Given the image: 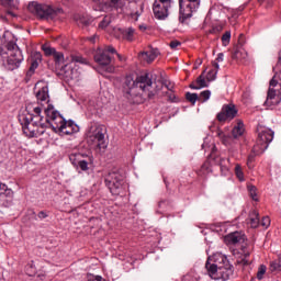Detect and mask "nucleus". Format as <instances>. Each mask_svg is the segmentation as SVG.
<instances>
[{"label": "nucleus", "instance_id": "nucleus-1", "mask_svg": "<svg viewBox=\"0 0 281 281\" xmlns=\"http://www.w3.org/2000/svg\"><path fill=\"white\" fill-rule=\"evenodd\" d=\"M205 269L212 280L227 281L231 276H234L232 263L223 252H215L210 256L205 262Z\"/></svg>", "mask_w": 281, "mask_h": 281}, {"label": "nucleus", "instance_id": "nucleus-2", "mask_svg": "<svg viewBox=\"0 0 281 281\" xmlns=\"http://www.w3.org/2000/svg\"><path fill=\"white\" fill-rule=\"evenodd\" d=\"M123 89L128 95H131L135 89H139V91H143V95H146L149 100H153V98L159 93L157 83L153 82L148 74L136 78L133 75H127L123 82Z\"/></svg>", "mask_w": 281, "mask_h": 281}, {"label": "nucleus", "instance_id": "nucleus-3", "mask_svg": "<svg viewBox=\"0 0 281 281\" xmlns=\"http://www.w3.org/2000/svg\"><path fill=\"white\" fill-rule=\"evenodd\" d=\"M45 115L47 124L52 126L54 133H58L61 137L80 132V126L76 122L65 120L52 104H48L47 109H45Z\"/></svg>", "mask_w": 281, "mask_h": 281}, {"label": "nucleus", "instance_id": "nucleus-4", "mask_svg": "<svg viewBox=\"0 0 281 281\" xmlns=\"http://www.w3.org/2000/svg\"><path fill=\"white\" fill-rule=\"evenodd\" d=\"M224 241L226 245H240L239 250H234L233 256L237 258L235 265L237 267H249L251 261L249 260V256H251V248H249V244H247V235L243 232H233L227 234L224 237Z\"/></svg>", "mask_w": 281, "mask_h": 281}, {"label": "nucleus", "instance_id": "nucleus-5", "mask_svg": "<svg viewBox=\"0 0 281 281\" xmlns=\"http://www.w3.org/2000/svg\"><path fill=\"white\" fill-rule=\"evenodd\" d=\"M0 57L2 60V66L7 71H16L21 68L25 57L23 56V50L16 44V40H11L7 42L5 48L0 46Z\"/></svg>", "mask_w": 281, "mask_h": 281}, {"label": "nucleus", "instance_id": "nucleus-6", "mask_svg": "<svg viewBox=\"0 0 281 281\" xmlns=\"http://www.w3.org/2000/svg\"><path fill=\"white\" fill-rule=\"evenodd\" d=\"M88 144L98 150H106L109 140H106V126L98 122H92L87 130Z\"/></svg>", "mask_w": 281, "mask_h": 281}, {"label": "nucleus", "instance_id": "nucleus-7", "mask_svg": "<svg viewBox=\"0 0 281 281\" xmlns=\"http://www.w3.org/2000/svg\"><path fill=\"white\" fill-rule=\"evenodd\" d=\"M26 109H33V113L35 114H31L30 117L26 119L23 126V133L26 137H38L40 135H43V133H45V123H43V116L41 115V106L27 105Z\"/></svg>", "mask_w": 281, "mask_h": 281}, {"label": "nucleus", "instance_id": "nucleus-8", "mask_svg": "<svg viewBox=\"0 0 281 281\" xmlns=\"http://www.w3.org/2000/svg\"><path fill=\"white\" fill-rule=\"evenodd\" d=\"M111 54H117L112 45L95 50L94 63L99 64V74H115V66L111 65Z\"/></svg>", "mask_w": 281, "mask_h": 281}, {"label": "nucleus", "instance_id": "nucleus-9", "mask_svg": "<svg viewBox=\"0 0 281 281\" xmlns=\"http://www.w3.org/2000/svg\"><path fill=\"white\" fill-rule=\"evenodd\" d=\"M273 132L271 128H263L259 132L257 144L252 147L254 155L248 156V161H254L255 155H262L267 148H269V144L273 142Z\"/></svg>", "mask_w": 281, "mask_h": 281}, {"label": "nucleus", "instance_id": "nucleus-10", "mask_svg": "<svg viewBox=\"0 0 281 281\" xmlns=\"http://www.w3.org/2000/svg\"><path fill=\"white\" fill-rule=\"evenodd\" d=\"M199 8H201V0H179V22L188 23Z\"/></svg>", "mask_w": 281, "mask_h": 281}, {"label": "nucleus", "instance_id": "nucleus-11", "mask_svg": "<svg viewBox=\"0 0 281 281\" xmlns=\"http://www.w3.org/2000/svg\"><path fill=\"white\" fill-rule=\"evenodd\" d=\"M29 11L38 19H55L57 14L63 12V9L55 10L50 5L33 1L29 4Z\"/></svg>", "mask_w": 281, "mask_h": 281}, {"label": "nucleus", "instance_id": "nucleus-12", "mask_svg": "<svg viewBox=\"0 0 281 281\" xmlns=\"http://www.w3.org/2000/svg\"><path fill=\"white\" fill-rule=\"evenodd\" d=\"M105 186L111 194L117 196L122 192L124 186V177L120 172H110L105 176Z\"/></svg>", "mask_w": 281, "mask_h": 281}, {"label": "nucleus", "instance_id": "nucleus-13", "mask_svg": "<svg viewBox=\"0 0 281 281\" xmlns=\"http://www.w3.org/2000/svg\"><path fill=\"white\" fill-rule=\"evenodd\" d=\"M76 63H80L81 65H85L87 63V59L82 58V56H76L72 55L70 57V63L65 64L60 68V74L67 78V80H74L78 78V70L74 69L76 66Z\"/></svg>", "mask_w": 281, "mask_h": 281}, {"label": "nucleus", "instance_id": "nucleus-14", "mask_svg": "<svg viewBox=\"0 0 281 281\" xmlns=\"http://www.w3.org/2000/svg\"><path fill=\"white\" fill-rule=\"evenodd\" d=\"M144 13V2L142 0H126L123 14L131 16L133 21H137Z\"/></svg>", "mask_w": 281, "mask_h": 281}, {"label": "nucleus", "instance_id": "nucleus-15", "mask_svg": "<svg viewBox=\"0 0 281 281\" xmlns=\"http://www.w3.org/2000/svg\"><path fill=\"white\" fill-rule=\"evenodd\" d=\"M236 115H238V109H236L235 104L228 103L222 106V110L217 114L216 119L218 122H232Z\"/></svg>", "mask_w": 281, "mask_h": 281}, {"label": "nucleus", "instance_id": "nucleus-16", "mask_svg": "<svg viewBox=\"0 0 281 281\" xmlns=\"http://www.w3.org/2000/svg\"><path fill=\"white\" fill-rule=\"evenodd\" d=\"M127 0H105L101 10L103 12H116L117 14H124V8Z\"/></svg>", "mask_w": 281, "mask_h": 281}, {"label": "nucleus", "instance_id": "nucleus-17", "mask_svg": "<svg viewBox=\"0 0 281 281\" xmlns=\"http://www.w3.org/2000/svg\"><path fill=\"white\" fill-rule=\"evenodd\" d=\"M170 8H172V4H164L162 2L155 0L153 4L155 19H158V21H166L170 14Z\"/></svg>", "mask_w": 281, "mask_h": 281}, {"label": "nucleus", "instance_id": "nucleus-18", "mask_svg": "<svg viewBox=\"0 0 281 281\" xmlns=\"http://www.w3.org/2000/svg\"><path fill=\"white\" fill-rule=\"evenodd\" d=\"M0 205L2 207H12L14 205V191L12 189H4L0 193Z\"/></svg>", "mask_w": 281, "mask_h": 281}, {"label": "nucleus", "instance_id": "nucleus-19", "mask_svg": "<svg viewBox=\"0 0 281 281\" xmlns=\"http://www.w3.org/2000/svg\"><path fill=\"white\" fill-rule=\"evenodd\" d=\"M43 60V55L41 52H33L31 54V66L27 71V76H32L38 69V65H41V61Z\"/></svg>", "mask_w": 281, "mask_h": 281}, {"label": "nucleus", "instance_id": "nucleus-20", "mask_svg": "<svg viewBox=\"0 0 281 281\" xmlns=\"http://www.w3.org/2000/svg\"><path fill=\"white\" fill-rule=\"evenodd\" d=\"M139 56L143 58V60H146V63H153L157 56H159V49L151 48L147 52H142Z\"/></svg>", "mask_w": 281, "mask_h": 281}, {"label": "nucleus", "instance_id": "nucleus-21", "mask_svg": "<svg viewBox=\"0 0 281 281\" xmlns=\"http://www.w3.org/2000/svg\"><path fill=\"white\" fill-rule=\"evenodd\" d=\"M220 170L222 177H228L229 175V158H220Z\"/></svg>", "mask_w": 281, "mask_h": 281}, {"label": "nucleus", "instance_id": "nucleus-22", "mask_svg": "<svg viewBox=\"0 0 281 281\" xmlns=\"http://www.w3.org/2000/svg\"><path fill=\"white\" fill-rule=\"evenodd\" d=\"M245 133V124H243V121H239L236 126H234L232 131V135L234 139H238V137H243V134Z\"/></svg>", "mask_w": 281, "mask_h": 281}, {"label": "nucleus", "instance_id": "nucleus-23", "mask_svg": "<svg viewBox=\"0 0 281 281\" xmlns=\"http://www.w3.org/2000/svg\"><path fill=\"white\" fill-rule=\"evenodd\" d=\"M36 98L38 102H49V89L47 87H43L37 93Z\"/></svg>", "mask_w": 281, "mask_h": 281}, {"label": "nucleus", "instance_id": "nucleus-24", "mask_svg": "<svg viewBox=\"0 0 281 281\" xmlns=\"http://www.w3.org/2000/svg\"><path fill=\"white\" fill-rule=\"evenodd\" d=\"M251 227L256 228L258 225H260V217L257 211H251L248 218Z\"/></svg>", "mask_w": 281, "mask_h": 281}, {"label": "nucleus", "instance_id": "nucleus-25", "mask_svg": "<svg viewBox=\"0 0 281 281\" xmlns=\"http://www.w3.org/2000/svg\"><path fill=\"white\" fill-rule=\"evenodd\" d=\"M0 5L10 10H19V2L16 0H0Z\"/></svg>", "mask_w": 281, "mask_h": 281}, {"label": "nucleus", "instance_id": "nucleus-26", "mask_svg": "<svg viewBox=\"0 0 281 281\" xmlns=\"http://www.w3.org/2000/svg\"><path fill=\"white\" fill-rule=\"evenodd\" d=\"M121 34L123 38H125V41H133L135 36V29L133 27L123 29L121 30Z\"/></svg>", "mask_w": 281, "mask_h": 281}, {"label": "nucleus", "instance_id": "nucleus-27", "mask_svg": "<svg viewBox=\"0 0 281 281\" xmlns=\"http://www.w3.org/2000/svg\"><path fill=\"white\" fill-rule=\"evenodd\" d=\"M90 23H93L91 18L79 16V19H77V25H79V27H87Z\"/></svg>", "mask_w": 281, "mask_h": 281}, {"label": "nucleus", "instance_id": "nucleus-28", "mask_svg": "<svg viewBox=\"0 0 281 281\" xmlns=\"http://www.w3.org/2000/svg\"><path fill=\"white\" fill-rule=\"evenodd\" d=\"M53 57L58 67H60V65H63V63H65V55L61 52L55 50Z\"/></svg>", "mask_w": 281, "mask_h": 281}, {"label": "nucleus", "instance_id": "nucleus-29", "mask_svg": "<svg viewBox=\"0 0 281 281\" xmlns=\"http://www.w3.org/2000/svg\"><path fill=\"white\" fill-rule=\"evenodd\" d=\"M112 18L111 15H105L102 21L99 23L100 30H105V27H109L111 25Z\"/></svg>", "mask_w": 281, "mask_h": 281}, {"label": "nucleus", "instance_id": "nucleus-30", "mask_svg": "<svg viewBox=\"0 0 281 281\" xmlns=\"http://www.w3.org/2000/svg\"><path fill=\"white\" fill-rule=\"evenodd\" d=\"M198 98H199L200 102H207V100H210V98H212V91L204 90L200 93V95Z\"/></svg>", "mask_w": 281, "mask_h": 281}, {"label": "nucleus", "instance_id": "nucleus-31", "mask_svg": "<svg viewBox=\"0 0 281 281\" xmlns=\"http://www.w3.org/2000/svg\"><path fill=\"white\" fill-rule=\"evenodd\" d=\"M235 175L238 181H245V172H243V167L238 164L235 166Z\"/></svg>", "mask_w": 281, "mask_h": 281}, {"label": "nucleus", "instance_id": "nucleus-32", "mask_svg": "<svg viewBox=\"0 0 281 281\" xmlns=\"http://www.w3.org/2000/svg\"><path fill=\"white\" fill-rule=\"evenodd\" d=\"M229 41H232V32L231 31H226L223 35H222V45L224 47H227V45H229Z\"/></svg>", "mask_w": 281, "mask_h": 281}, {"label": "nucleus", "instance_id": "nucleus-33", "mask_svg": "<svg viewBox=\"0 0 281 281\" xmlns=\"http://www.w3.org/2000/svg\"><path fill=\"white\" fill-rule=\"evenodd\" d=\"M186 98L188 102H191V104L194 106L196 104V101H199V94L192 93V92H187Z\"/></svg>", "mask_w": 281, "mask_h": 281}, {"label": "nucleus", "instance_id": "nucleus-34", "mask_svg": "<svg viewBox=\"0 0 281 281\" xmlns=\"http://www.w3.org/2000/svg\"><path fill=\"white\" fill-rule=\"evenodd\" d=\"M195 85H198L200 89H205V87H207V81H205V77L203 75H200L196 78Z\"/></svg>", "mask_w": 281, "mask_h": 281}, {"label": "nucleus", "instance_id": "nucleus-35", "mask_svg": "<svg viewBox=\"0 0 281 281\" xmlns=\"http://www.w3.org/2000/svg\"><path fill=\"white\" fill-rule=\"evenodd\" d=\"M26 273L29 276H34L36 273V265H34V261L26 265Z\"/></svg>", "mask_w": 281, "mask_h": 281}, {"label": "nucleus", "instance_id": "nucleus-36", "mask_svg": "<svg viewBox=\"0 0 281 281\" xmlns=\"http://www.w3.org/2000/svg\"><path fill=\"white\" fill-rule=\"evenodd\" d=\"M201 172L203 175H210V172H212V165L210 164V161H205L202 167H201Z\"/></svg>", "mask_w": 281, "mask_h": 281}, {"label": "nucleus", "instance_id": "nucleus-37", "mask_svg": "<svg viewBox=\"0 0 281 281\" xmlns=\"http://www.w3.org/2000/svg\"><path fill=\"white\" fill-rule=\"evenodd\" d=\"M270 271H281V259H277L270 263Z\"/></svg>", "mask_w": 281, "mask_h": 281}, {"label": "nucleus", "instance_id": "nucleus-38", "mask_svg": "<svg viewBox=\"0 0 281 281\" xmlns=\"http://www.w3.org/2000/svg\"><path fill=\"white\" fill-rule=\"evenodd\" d=\"M218 75L217 70L211 69L206 75L207 82H214L216 80V76Z\"/></svg>", "mask_w": 281, "mask_h": 281}, {"label": "nucleus", "instance_id": "nucleus-39", "mask_svg": "<svg viewBox=\"0 0 281 281\" xmlns=\"http://www.w3.org/2000/svg\"><path fill=\"white\" fill-rule=\"evenodd\" d=\"M42 49H43L45 56H54V54H56V48H54V47L42 46Z\"/></svg>", "mask_w": 281, "mask_h": 281}, {"label": "nucleus", "instance_id": "nucleus-40", "mask_svg": "<svg viewBox=\"0 0 281 281\" xmlns=\"http://www.w3.org/2000/svg\"><path fill=\"white\" fill-rule=\"evenodd\" d=\"M265 273H267V266L261 265L257 272V279L262 280V278H265Z\"/></svg>", "mask_w": 281, "mask_h": 281}, {"label": "nucleus", "instance_id": "nucleus-41", "mask_svg": "<svg viewBox=\"0 0 281 281\" xmlns=\"http://www.w3.org/2000/svg\"><path fill=\"white\" fill-rule=\"evenodd\" d=\"M221 32H223V26L217 25V26H213L212 29H210L207 31V34H221Z\"/></svg>", "mask_w": 281, "mask_h": 281}, {"label": "nucleus", "instance_id": "nucleus-42", "mask_svg": "<svg viewBox=\"0 0 281 281\" xmlns=\"http://www.w3.org/2000/svg\"><path fill=\"white\" fill-rule=\"evenodd\" d=\"M78 167L80 168V170L87 171L89 170V162L87 160H79Z\"/></svg>", "mask_w": 281, "mask_h": 281}, {"label": "nucleus", "instance_id": "nucleus-43", "mask_svg": "<svg viewBox=\"0 0 281 281\" xmlns=\"http://www.w3.org/2000/svg\"><path fill=\"white\" fill-rule=\"evenodd\" d=\"M248 190L250 192V196H251L252 201H258V195L256 194V187H254V186L248 187Z\"/></svg>", "mask_w": 281, "mask_h": 281}, {"label": "nucleus", "instance_id": "nucleus-44", "mask_svg": "<svg viewBox=\"0 0 281 281\" xmlns=\"http://www.w3.org/2000/svg\"><path fill=\"white\" fill-rule=\"evenodd\" d=\"M88 281H105L102 277L100 276H93V274H88L87 276Z\"/></svg>", "mask_w": 281, "mask_h": 281}, {"label": "nucleus", "instance_id": "nucleus-45", "mask_svg": "<svg viewBox=\"0 0 281 281\" xmlns=\"http://www.w3.org/2000/svg\"><path fill=\"white\" fill-rule=\"evenodd\" d=\"M169 47H171L172 49H177V47H181V42L173 40L169 43Z\"/></svg>", "mask_w": 281, "mask_h": 281}, {"label": "nucleus", "instance_id": "nucleus-46", "mask_svg": "<svg viewBox=\"0 0 281 281\" xmlns=\"http://www.w3.org/2000/svg\"><path fill=\"white\" fill-rule=\"evenodd\" d=\"M261 225L262 227H266V228L269 227V225H271V218H269V216L263 217L261 221Z\"/></svg>", "mask_w": 281, "mask_h": 281}, {"label": "nucleus", "instance_id": "nucleus-47", "mask_svg": "<svg viewBox=\"0 0 281 281\" xmlns=\"http://www.w3.org/2000/svg\"><path fill=\"white\" fill-rule=\"evenodd\" d=\"M225 55L223 53L217 54L215 63H223Z\"/></svg>", "mask_w": 281, "mask_h": 281}, {"label": "nucleus", "instance_id": "nucleus-48", "mask_svg": "<svg viewBox=\"0 0 281 281\" xmlns=\"http://www.w3.org/2000/svg\"><path fill=\"white\" fill-rule=\"evenodd\" d=\"M165 87L168 89V91H172V89H175V85H172L170 81H166Z\"/></svg>", "mask_w": 281, "mask_h": 281}, {"label": "nucleus", "instance_id": "nucleus-49", "mask_svg": "<svg viewBox=\"0 0 281 281\" xmlns=\"http://www.w3.org/2000/svg\"><path fill=\"white\" fill-rule=\"evenodd\" d=\"M212 67L214 69V71L218 72V69H221V66L218 65V61L214 60L212 61Z\"/></svg>", "mask_w": 281, "mask_h": 281}, {"label": "nucleus", "instance_id": "nucleus-50", "mask_svg": "<svg viewBox=\"0 0 281 281\" xmlns=\"http://www.w3.org/2000/svg\"><path fill=\"white\" fill-rule=\"evenodd\" d=\"M38 218H41V221H43V218H47L48 214L45 211H41L37 214Z\"/></svg>", "mask_w": 281, "mask_h": 281}, {"label": "nucleus", "instance_id": "nucleus-51", "mask_svg": "<svg viewBox=\"0 0 281 281\" xmlns=\"http://www.w3.org/2000/svg\"><path fill=\"white\" fill-rule=\"evenodd\" d=\"M169 101L170 102H177V95H175L173 93L169 94Z\"/></svg>", "mask_w": 281, "mask_h": 281}, {"label": "nucleus", "instance_id": "nucleus-52", "mask_svg": "<svg viewBox=\"0 0 281 281\" xmlns=\"http://www.w3.org/2000/svg\"><path fill=\"white\" fill-rule=\"evenodd\" d=\"M259 3H268V5H271L273 3V0H258Z\"/></svg>", "mask_w": 281, "mask_h": 281}, {"label": "nucleus", "instance_id": "nucleus-53", "mask_svg": "<svg viewBox=\"0 0 281 281\" xmlns=\"http://www.w3.org/2000/svg\"><path fill=\"white\" fill-rule=\"evenodd\" d=\"M8 186L5 183L0 182V190H3V192H5V190H8Z\"/></svg>", "mask_w": 281, "mask_h": 281}, {"label": "nucleus", "instance_id": "nucleus-54", "mask_svg": "<svg viewBox=\"0 0 281 281\" xmlns=\"http://www.w3.org/2000/svg\"><path fill=\"white\" fill-rule=\"evenodd\" d=\"M190 89L199 90L201 87H199V85L191 83Z\"/></svg>", "mask_w": 281, "mask_h": 281}, {"label": "nucleus", "instance_id": "nucleus-55", "mask_svg": "<svg viewBox=\"0 0 281 281\" xmlns=\"http://www.w3.org/2000/svg\"><path fill=\"white\" fill-rule=\"evenodd\" d=\"M94 2H99L100 7L102 8L106 0H93Z\"/></svg>", "mask_w": 281, "mask_h": 281}, {"label": "nucleus", "instance_id": "nucleus-56", "mask_svg": "<svg viewBox=\"0 0 281 281\" xmlns=\"http://www.w3.org/2000/svg\"><path fill=\"white\" fill-rule=\"evenodd\" d=\"M139 30H140L142 32H146L147 27H146V25H139Z\"/></svg>", "mask_w": 281, "mask_h": 281}, {"label": "nucleus", "instance_id": "nucleus-57", "mask_svg": "<svg viewBox=\"0 0 281 281\" xmlns=\"http://www.w3.org/2000/svg\"><path fill=\"white\" fill-rule=\"evenodd\" d=\"M7 36H12V33H10V32H4L3 38H5Z\"/></svg>", "mask_w": 281, "mask_h": 281}, {"label": "nucleus", "instance_id": "nucleus-58", "mask_svg": "<svg viewBox=\"0 0 281 281\" xmlns=\"http://www.w3.org/2000/svg\"><path fill=\"white\" fill-rule=\"evenodd\" d=\"M7 14H10V16H16V15L14 14V12H12V11H10V10L7 12Z\"/></svg>", "mask_w": 281, "mask_h": 281}, {"label": "nucleus", "instance_id": "nucleus-59", "mask_svg": "<svg viewBox=\"0 0 281 281\" xmlns=\"http://www.w3.org/2000/svg\"><path fill=\"white\" fill-rule=\"evenodd\" d=\"M89 41H91V43H95V36L89 37Z\"/></svg>", "mask_w": 281, "mask_h": 281}, {"label": "nucleus", "instance_id": "nucleus-60", "mask_svg": "<svg viewBox=\"0 0 281 281\" xmlns=\"http://www.w3.org/2000/svg\"><path fill=\"white\" fill-rule=\"evenodd\" d=\"M196 63H198V66H201L203 61L199 59Z\"/></svg>", "mask_w": 281, "mask_h": 281}, {"label": "nucleus", "instance_id": "nucleus-61", "mask_svg": "<svg viewBox=\"0 0 281 281\" xmlns=\"http://www.w3.org/2000/svg\"><path fill=\"white\" fill-rule=\"evenodd\" d=\"M116 56H117V58H119L120 60H122V55L116 54Z\"/></svg>", "mask_w": 281, "mask_h": 281}, {"label": "nucleus", "instance_id": "nucleus-62", "mask_svg": "<svg viewBox=\"0 0 281 281\" xmlns=\"http://www.w3.org/2000/svg\"><path fill=\"white\" fill-rule=\"evenodd\" d=\"M38 278H45V274H38Z\"/></svg>", "mask_w": 281, "mask_h": 281}]
</instances>
